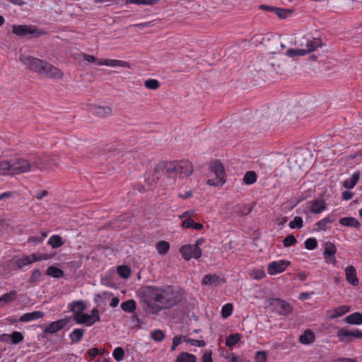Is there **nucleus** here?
Instances as JSON below:
<instances>
[{
    "mask_svg": "<svg viewBox=\"0 0 362 362\" xmlns=\"http://www.w3.org/2000/svg\"><path fill=\"white\" fill-rule=\"evenodd\" d=\"M183 298V293L171 286H148L144 293L143 301L148 313L157 314L162 310L170 309L177 305Z\"/></svg>",
    "mask_w": 362,
    "mask_h": 362,
    "instance_id": "nucleus-1",
    "label": "nucleus"
},
{
    "mask_svg": "<svg viewBox=\"0 0 362 362\" xmlns=\"http://www.w3.org/2000/svg\"><path fill=\"white\" fill-rule=\"evenodd\" d=\"M194 171L192 163L189 160L160 161L155 166L156 174L163 173L168 177L173 178L177 175L183 177L190 176Z\"/></svg>",
    "mask_w": 362,
    "mask_h": 362,
    "instance_id": "nucleus-2",
    "label": "nucleus"
},
{
    "mask_svg": "<svg viewBox=\"0 0 362 362\" xmlns=\"http://www.w3.org/2000/svg\"><path fill=\"white\" fill-rule=\"evenodd\" d=\"M8 160L10 175H18L35 170L34 153L27 154L24 157H16Z\"/></svg>",
    "mask_w": 362,
    "mask_h": 362,
    "instance_id": "nucleus-3",
    "label": "nucleus"
},
{
    "mask_svg": "<svg viewBox=\"0 0 362 362\" xmlns=\"http://www.w3.org/2000/svg\"><path fill=\"white\" fill-rule=\"evenodd\" d=\"M35 169L43 172L52 170L60 164V158L58 155H48L45 153H34Z\"/></svg>",
    "mask_w": 362,
    "mask_h": 362,
    "instance_id": "nucleus-4",
    "label": "nucleus"
},
{
    "mask_svg": "<svg viewBox=\"0 0 362 362\" xmlns=\"http://www.w3.org/2000/svg\"><path fill=\"white\" fill-rule=\"evenodd\" d=\"M12 33L20 37L28 39L38 38L47 34L46 31L31 25H13Z\"/></svg>",
    "mask_w": 362,
    "mask_h": 362,
    "instance_id": "nucleus-5",
    "label": "nucleus"
},
{
    "mask_svg": "<svg viewBox=\"0 0 362 362\" xmlns=\"http://www.w3.org/2000/svg\"><path fill=\"white\" fill-rule=\"evenodd\" d=\"M209 170L215 175V178L209 179L206 183L211 186H222L226 182V172L223 164L215 160L209 164Z\"/></svg>",
    "mask_w": 362,
    "mask_h": 362,
    "instance_id": "nucleus-6",
    "label": "nucleus"
},
{
    "mask_svg": "<svg viewBox=\"0 0 362 362\" xmlns=\"http://www.w3.org/2000/svg\"><path fill=\"white\" fill-rule=\"evenodd\" d=\"M40 75L53 79H62L64 76L62 70L47 61H45Z\"/></svg>",
    "mask_w": 362,
    "mask_h": 362,
    "instance_id": "nucleus-7",
    "label": "nucleus"
},
{
    "mask_svg": "<svg viewBox=\"0 0 362 362\" xmlns=\"http://www.w3.org/2000/svg\"><path fill=\"white\" fill-rule=\"evenodd\" d=\"M19 61L25 65L28 68H29L31 71H35L38 74H40L45 62V60L26 55H21L19 57Z\"/></svg>",
    "mask_w": 362,
    "mask_h": 362,
    "instance_id": "nucleus-8",
    "label": "nucleus"
},
{
    "mask_svg": "<svg viewBox=\"0 0 362 362\" xmlns=\"http://www.w3.org/2000/svg\"><path fill=\"white\" fill-rule=\"evenodd\" d=\"M51 257H52L51 255H49L47 254H43V255H38L37 254H32L31 255H27V256L23 257L22 258L18 259L16 261L15 264L17 266V267L19 269H21L23 267H24L25 266L28 265L33 262L41 261L43 259H49Z\"/></svg>",
    "mask_w": 362,
    "mask_h": 362,
    "instance_id": "nucleus-9",
    "label": "nucleus"
},
{
    "mask_svg": "<svg viewBox=\"0 0 362 362\" xmlns=\"http://www.w3.org/2000/svg\"><path fill=\"white\" fill-rule=\"evenodd\" d=\"M180 252L185 260L192 258L199 259L202 256V250L195 249L192 245H185L180 248Z\"/></svg>",
    "mask_w": 362,
    "mask_h": 362,
    "instance_id": "nucleus-10",
    "label": "nucleus"
},
{
    "mask_svg": "<svg viewBox=\"0 0 362 362\" xmlns=\"http://www.w3.org/2000/svg\"><path fill=\"white\" fill-rule=\"evenodd\" d=\"M289 264V261L283 259L272 262L267 267L268 273L270 275H275L278 273H281L285 271Z\"/></svg>",
    "mask_w": 362,
    "mask_h": 362,
    "instance_id": "nucleus-11",
    "label": "nucleus"
},
{
    "mask_svg": "<svg viewBox=\"0 0 362 362\" xmlns=\"http://www.w3.org/2000/svg\"><path fill=\"white\" fill-rule=\"evenodd\" d=\"M225 283V280L215 274H206L202 281V284L209 286H218Z\"/></svg>",
    "mask_w": 362,
    "mask_h": 362,
    "instance_id": "nucleus-12",
    "label": "nucleus"
},
{
    "mask_svg": "<svg viewBox=\"0 0 362 362\" xmlns=\"http://www.w3.org/2000/svg\"><path fill=\"white\" fill-rule=\"evenodd\" d=\"M305 45L303 42L300 44L301 47H304L302 48L305 52V54L313 52L317 47H320L322 45V42L320 38H313L312 40L310 39H304Z\"/></svg>",
    "mask_w": 362,
    "mask_h": 362,
    "instance_id": "nucleus-13",
    "label": "nucleus"
},
{
    "mask_svg": "<svg viewBox=\"0 0 362 362\" xmlns=\"http://www.w3.org/2000/svg\"><path fill=\"white\" fill-rule=\"evenodd\" d=\"M337 252L336 246L331 242H327L325 244V250L323 255L327 262H330L332 264L336 263L334 255Z\"/></svg>",
    "mask_w": 362,
    "mask_h": 362,
    "instance_id": "nucleus-14",
    "label": "nucleus"
},
{
    "mask_svg": "<svg viewBox=\"0 0 362 362\" xmlns=\"http://www.w3.org/2000/svg\"><path fill=\"white\" fill-rule=\"evenodd\" d=\"M306 156L307 153L300 151L295 153L293 156L292 159L300 169H305L310 165V162L306 159Z\"/></svg>",
    "mask_w": 362,
    "mask_h": 362,
    "instance_id": "nucleus-15",
    "label": "nucleus"
},
{
    "mask_svg": "<svg viewBox=\"0 0 362 362\" xmlns=\"http://www.w3.org/2000/svg\"><path fill=\"white\" fill-rule=\"evenodd\" d=\"M76 324H86L87 326H91L94 324L93 317L90 315L83 313V311L78 310L73 317Z\"/></svg>",
    "mask_w": 362,
    "mask_h": 362,
    "instance_id": "nucleus-16",
    "label": "nucleus"
},
{
    "mask_svg": "<svg viewBox=\"0 0 362 362\" xmlns=\"http://www.w3.org/2000/svg\"><path fill=\"white\" fill-rule=\"evenodd\" d=\"M71 320V317H66L57 321L52 322L45 329L47 333H55L57 331L63 329L67 323Z\"/></svg>",
    "mask_w": 362,
    "mask_h": 362,
    "instance_id": "nucleus-17",
    "label": "nucleus"
},
{
    "mask_svg": "<svg viewBox=\"0 0 362 362\" xmlns=\"http://www.w3.org/2000/svg\"><path fill=\"white\" fill-rule=\"evenodd\" d=\"M337 336L339 337L341 341H344L346 337H354L358 339L362 338V332L358 329L349 331L348 329L342 327L338 330Z\"/></svg>",
    "mask_w": 362,
    "mask_h": 362,
    "instance_id": "nucleus-18",
    "label": "nucleus"
},
{
    "mask_svg": "<svg viewBox=\"0 0 362 362\" xmlns=\"http://www.w3.org/2000/svg\"><path fill=\"white\" fill-rule=\"evenodd\" d=\"M310 211L313 214H320L326 209V203L322 199H316L310 202Z\"/></svg>",
    "mask_w": 362,
    "mask_h": 362,
    "instance_id": "nucleus-19",
    "label": "nucleus"
},
{
    "mask_svg": "<svg viewBox=\"0 0 362 362\" xmlns=\"http://www.w3.org/2000/svg\"><path fill=\"white\" fill-rule=\"evenodd\" d=\"M346 279L353 286L358 284V279L356 276V271L354 266H348L345 269Z\"/></svg>",
    "mask_w": 362,
    "mask_h": 362,
    "instance_id": "nucleus-20",
    "label": "nucleus"
},
{
    "mask_svg": "<svg viewBox=\"0 0 362 362\" xmlns=\"http://www.w3.org/2000/svg\"><path fill=\"white\" fill-rule=\"evenodd\" d=\"M98 64L103 66H122L127 68H130L131 66L129 62L117 59H103L100 60V62H98Z\"/></svg>",
    "mask_w": 362,
    "mask_h": 362,
    "instance_id": "nucleus-21",
    "label": "nucleus"
},
{
    "mask_svg": "<svg viewBox=\"0 0 362 362\" xmlns=\"http://www.w3.org/2000/svg\"><path fill=\"white\" fill-rule=\"evenodd\" d=\"M0 339L2 341H7L8 339H11L13 344H17L23 340V335L21 332L15 331L11 334H1L0 336Z\"/></svg>",
    "mask_w": 362,
    "mask_h": 362,
    "instance_id": "nucleus-22",
    "label": "nucleus"
},
{
    "mask_svg": "<svg viewBox=\"0 0 362 362\" xmlns=\"http://www.w3.org/2000/svg\"><path fill=\"white\" fill-rule=\"evenodd\" d=\"M315 336L314 332L309 329L304 331L303 334L299 337V341L303 344H309L314 342Z\"/></svg>",
    "mask_w": 362,
    "mask_h": 362,
    "instance_id": "nucleus-23",
    "label": "nucleus"
},
{
    "mask_svg": "<svg viewBox=\"0 0 362 362\" xmlns=\"http://www.w3.org/2000/svg\"><path fill=\"white\" fill-rule=\"evenodd\" d=\"M93 112L100 117H107L112 114V108L110 106L95 105L93 108Z\"/></svg>",
    "mask_w": 362,
    "mask_h": 362,
    "instance_id": "nucleus-24",
    "label": "nucleus"
},
{
    "mask_svg": "<svg viewBox=\"0 0 362 362\" xmlns=\"http://www.w3.org/2000/svg\"><path fill=\"white\" fill-rule=\"evenodd\" d=\"M275 301L278 303L279 310V313L283 315H286L292 312V308L288 303L279 298L275 299Z\"/></svg>",
    "mask_w": 362,
    "mask_h": 362,
    "instance_id": "nucleus-25",
    "label": "nucleus"
},
{
    "mask_svg": "<svg viewBox=\"0 0 362 362\" xmlns=\"http://www.w3.org/2000/svg\"><path fill=\"white\" fill-rule=\"evenodd\" d=\"M45 316V313L41 312V311H35V312H33V313H25L23 314L21 317H20V321L21 322H29V321H32V320H37V319H40V318H42Z\"/></svg>",
    "mask_w": 362,
    "mask_h": 362,
    "instance_id": "nucleus-26",
    "label": "nucleus"
},
{
    "mask_svg": "<svg viewBox=\"0 0 362 362\" xmlns=\"http://www.w3.org/2000/svg\"><path fill=\"white\" fill-rule=\"evenodd\" d=\"M339 222L342 226L356 228H359L361 226L359 221L354 217H344L340 218Z\"/></svg>",
    "mask_w": 362,
    "mask_h": 362,
    "instance_id": "nucleus-27",
    "label": "nucleus"
},
{
    "mask_svg": "<svg viewBox=\"0 0 362 362\" xmlns=\"http://www.w3.org/2000/svg\"><path fill=\"white\" fill-rule=\"evenodd\" d=\"M346 322L351 325H361L362 324V314L359 313H352L345 318Z\"/></svg>",
    "mask_w": 362,
    "mask_h": 362,
    "instance_id": "nucleus-28",
    "label": "nucleus"
},
{
    "mask_svg": "<svg viewBox=\"0 0 362 362\" xmlns=\"http://www.w3.org/2000/svg\"><path fill=\"white\" fill-rule=\"evenodd\" d=\"M360 177V173H355L350 178L344 182L343 186L346 189H352L358 182Z\"/></svg>",
    "mask_w": 362,
    "mask_h": 362,
    "instance_id": "nucleus-29",
    "label": "nucleus"
},
{
    "mask_svg": "<svg viewBox=\"0 0 362 362\" xmlns=\"http://www.w3.org/2000/svg\"><path fill=\"white\" fill-rule=\"evenodd\" d=\"M197 358L194 355L182 352L177 356L175 362H196Z\"/></svg>",
    "mask_w": 362,
    "mask_h": 362,
    "instance_id": "nucleus-30",
    "label": "nucleus"
},
{
    "mask_svg": "<svg viewBox=\"0 0 362 362\" xmlns=\"http://www.w3.org/2000/svg\"><path fill=\"white\" fill-rule=\"evenodd\" d=\"M156 250L160 255H164L170 249V243L165 240H160L156 243Z\"/></svg>",
    "mask_w": 362,
    "mask_h": 362,
    "instance_id": "nucleus-31",
    "label": "nucleus"
},
{
    "mask_svg": "<svg viewBox=\"0 0 362 362\" xmlns=\"http://www.w3.org/2000/svg\"><path fill=\"white\" fill-rule=\"evenodd\" d=\"M47 243L51 245L52 248H58L62 246L64 243L62 237L58 235H53L49 238Z\"/></svg>",
    "mask_w": 362,
    "mask_h": 362,
    "instance_id": "nucleus-32",
    "label": "nucleus"
},
{
    "mask_svg": "<svg viewBox=\"0 0 362 362\" xmlns=\"http://www.w3.org/2000/svg\"><path fill=\"white\" fill-rule=\"evenodd\" d=\"M18 293L16 291H11L9 293H6L0 297L1 303L6 304L14 301L17 298Z\"/></svg>",
    "mask_w": 362,
    "mask_h": 362,
    "instance_id": "nucleus-33",
    "label": "nucleus"
},
{
    "mask_svg": "<svg viewBox=\"0 0 362 362\" xmlns=\"http://www.w3.org/2000/svg\"><path fill=\"white\" fill-rule=\"evenodd\" d=\"M46 274L59 279L64 276V272L56 267L50 266L47 268Z\"/></svg>",
    "mask_w": 362,
    "mask_h": 362,
    "instance_id": "nucleus-34",
    "label": "nucleus"
},
{
    "mask_svg": "<svg viewBox=\"0 0 362 362\" xmlns=\"http://www.w3.org/2000/svg\"><path fill=\"white\" fill-rule=\"evenodd\" d=\"M241 339V334L238 333L228 335L226 339V345L228 347H232L236 344Z\"/></svg>",
    "mask_w": 362,
    "mask_h": 362,
    "instance_id": "nucleus-35",
    "label": "nucleus"
},
{
    "mask_svg": "<svg viewBox=\"0 0 362 362\" xmlns=\"http://www.w3.org/2000/svg\"><path fill=\"white\" fill-rule=\"evenodd\" d=\"M257 175L255 171H247L243 177V182L245 185H252L257 181Z\"/></svg>",
    "mask_w": 362,
    "mask_h": 362,
    "instance_id": "nucleus-36",
    "label": "nucleus"
},
{
    "mask_svg": "<svg viewBox=\"0 0 362 362\" xmlns=\"http://www.w3.org/2000/svg\"><path fill=\"white\" fill-rule=\"evenodd\" d=\"M69 307L70 308V311L73 312L75 315L78 310H80V312L83 311L86 308V305L82 301L77 300L70 303Z\"/></svg>",
    "mask_w": 362,
    "mask_h": 362,
    "instance_id": "nucleus-37",
    "label": "nucleus"
},
{
    "mask_svg": "<svg viewBox=\"0 0 362 362\" xmlns=\"http://www.w3.org/2000/svg\"><path fill=\"white\" fill-rule=\"evenodd\" d=\"M136 305L135 300L132 299L123 302L121 305V308L125 312L132 313L136 310Z\"/></svg>",
    "mask_w": 362,
    "mask_h": 362,
    "instance_id": "nucleus-38",
    "label": "nucleus"
},
{
    "mask_svg": "<svg viewBox=\"0 0 362 362\" xmlns=\"http://www.w3.org/2000/svg\"><path fill=\"white\" fill-rule=\"evenodd\" d=\"M84 332L83 329H74L69 335L70 339L73 342H78L83 338Z\"/></svg>",
    "mask_w": 362,
    "mask_h": 362,
    "instance_id": "nucleus-39",
    "label": "nucleus"
},
{
    "mask_svg": "<svg viewBox=\"0 0 362 362\" xmlns=\"http://www.w3.org/2000/svg\"><path fill=\"white\" fill-rule=\"evenodd\" d=\"M349 311V307L346 305L339 306L333 310V314L331 315V318H335L342 316L345 313Z\"/></svg>",
    "mask_w": 362,
    "mask_h": 362,
    "instance_id": "nucleus-40",
    "label": "nucleus"
},
{
    "mask_svg": "<svg viewBox=\"0 0 362 362\" xmlns=\"http://www.w3.org/2000/svg\"><path fill=\"white\" fill-rule=\"evenodd\" d=\"M117 274L119 276L127 279L131 274V269L128 266L121 265L117 267Z\"/></svg>",
    "mask_w": 362,
    "mask_h": 362,
    "instance_id": "nucleus-41",
    "label": "nucleus"
},
{
    "mask_svg": "<svg viewBox=\"0 0 362 362\" xmlns=\"http://www.w3.org/2000/svg\"><path fill=\"white\" fill-rule=\"evenodd\" d=\"M0 175H10L8 160L0 159Z\"/></svg>",
    "mask_w": 362,
    "mask_h": 362,
    "instance_id": "nucleus-42",
    "label": "nucleus"
},
{
    "mask_svg": "<svg viewBox=\"0 0 362 362\" xmlns=\"http://www.w3.org/2000/svg\"><path fill=\"white\" fill-rule=\"evenodd\" d=\"M144 86L148 89L156 90L159 88L160 83L156 79H148L144 82Z\"/></svg>",
    "mask_w": 362,
    "mask_h": 362,
    "instance_id": "nucleus-43",
    "label": "nucleus"
},
{
    "mask_svg": "<svg viewBox=\"0 0 362 362\" xmlns=\"http://www.w3.org/2000/svg\"><path fill=\"white\" fill-rule=\"evenodd\" d=\"M266 276V274L262 269H253L250 273V276L253 279H262Z\"/></svg>",
    "mask_w": 362,
    "mask_h": 362,
    "instance_id": "nucleus-44",
    "label": "nucleus"
},
{
    "mask_svg": "<svg viewBox=\"0 0 362 362\" xmlns=\"http://www.w3.org/2000/svg\"><path fill=\"white\" fill-rule=\"evenodd\" d=\"M303 226V218L300 216H296L293 221L289 223V227L293 228H301Z\"/></svg>",
    "mask_w": 362,
    "mask_h": 362,
    "instance_id": "nucleus-45",
    "label": "nucleus"
},
{
    "mask_svg": "<svg viewBox=\"0 0 362 362\" xmlns=\"http://www.w3.org/2000/svg\"><path fill=\"white\" fill-rule=\"evenodd\" d=\"M42 274L40 269H35L33 271L30 279H28V283L33 284L40 280Z\"/></svg>",
    "mask_w": 362,
    "mask_h": 362,
    "instance_id": "nucleus-46",
    "label": "nucleus"
},
{
    "mask_svg": "<svg viewBox=\"0 0 362 362\" xmlns=\"http://www.w3.org/2000/svg\"><path fill=\"white\" fill-rule=\"evenodd\" d=\"M233 312V305L230 303H227L224 305L221 310V315L223 318H227L229 317Z\"/></svg>",
    "mask_w": 362,
    "mask_h": 362,
    "instance_id": "nucleus-47",
    "label": "nucleus"
},
{
    "mask_svg": "<svg viewBox=\"0 0 362 362\" xmlns=\"http://www.w3.org/2000/svg\"><path fill=\"white\" fill-rule=\"evenodd\" d=\"M160 174L161 173L156 174V172L154 171L152 177H147L145 179V182L147 183L149 187L154 186L158 182V181L160 179Z\"/></svg>",
    "mask_w": 362,
    "mask_h": 362,
    "instance_id": "nucleus-48",
    "label": "nucleus"
},
{
    "mask_svg": "<svg viewBox=\"0 0 362 362\" xmlns=\"http://www.w3.org/2000/svg\"><path fill=\"white\" fill-rule=\"evenodd\" d=\"M151 338L156 341H161L165 338L164 332L160 329H156L151 332Z\"/></svg>",
    "mask_w": 362,
    "mask_h": 362,
    "instance_id": "nucleus-49",
    "label": "nucleus"
},
{
    "mask_svg": "<svg viewBox=\"0 0 362 362\" xmlns=\"http://www.w3.org/2000/svg\"><path fill=\"white\" fill-rule=\"evenodd\" d=\"M286 54L290 57L295 56H303L305 55V52L303 49H288L286 51Z\"/></svg>",
    "mask_w": 362,
    "mask_h": 362,
    "instance_id": "nucleus-50",
    "label": "nucleus"
},
{
    "mask_svg": "<svg viewBox=\"0 0 362 362\" xmlns=\"http://www.w3.org/2000/svg\"><path fill=\"white\" fill-rule=\"evenodd\" d=\"M113 357L117 361H120L124 356V351L122 347H117L113 351Z\"/></svg>",
    "mask_w": 362,
    "mask_h": 362,
    "instance_id": "nucleus-51",
    "label": "nucleus"
},
{
    "mask_svg": "<svg viewBox=\"0 0 362 362\" xmlns=\"http://www.w3.org/2000/svg\"><path fill=\"white\" fill-rule=\"evenodd\" d=\"M297 242L296 238L293 235L286 236L283 240V245L284 247H288L295 245Z\"/></svg>",
    "mask_w": 362,
    "mask_h": 362,
    "instance_id": "nucleus-52",
    "label": "nucleus"
},
{
    "mask_svg": "<svg viewBox=\"0 0 362 362\" xmlns=\"http://www.w3.org/2000/svg\"><path fill=\"white\" fill-rule=\"evenodd\" d=\"M255 358L256 362H266L267 360V352L266 351H259L256 352Z\"/></svg>",
    "mask_w": 362,
    "mask_h": 362,
    "instance_id": "nucleus-53",
    "label": "nucleus"
},
{
    "mask_svg": "<svg viewBox=\"0 0 362 362\" xmlns=\"http://www.w3.org/2000/svg\"><path fill=\"white\" fill-rule=\"evenodd\" d=\"M317 246V242L313 238H308L305 242V247L307 250H314Z\"/></svg>",
    "mask_w": 362,
    "mask_h": 362,
    "instance_id": "nucleus-54",
    "label": "nucleus"
},
{
    "mask_svg": "<svg viewBox=\"0 0 362 362\" xmlns=\"http://www.w3.org/2000/svg\"><path fill=\"white\" fill-rule=\"evenodd\" d=\"M274 11L276 14L281 18H286L288 14L291 13L290 10L280 8H275Z\"/></svg>",
    "mask_w": 362,
    "mask_h": 362,
    "instance_id": "nucleus-55",
    "label": "nucleus"
},
{
    "mask_svg": "<svg viewBox=\"0 0 362 362\" xmlns=\"http://www.w3.org/2000/svg\"><path fill=\"white\" fill-rule=\"evenodd\" d=\"M186 342L196 346H205V341L204 340L192 339L186 337Z\"/></svg>",
    "mask_w": 362,
    "mask_h": 362,
    "instance_id": "nucleus-56",
    "label": "nucleus"
},
{
    "mask_svg": "<svg viewBox=\"0 0 362 362\" xmlns=\"http://www.w3.org/2000/svg\"><path fill=\"white\" fill-rule=\"evenodd\" d=\"M158 1V0H135L134 4L139 5H153Z\"/></svg>",
    "mask_w": 362,
    "mask_h": 362,
    "instance_id": "nucleus-57",
    "label": "nucleus"
},
{
    "mask_svg": "<svg viewBox=\"0 0 362 362\" xmlns=\"http://www.w3.org/2000/svg\"><path fill=\"white\" fill-rule=\"evenodd\" d=\"M252 209L247 205L240 206V210L238 212L240 216H246L250 213Z\"/></svg>",
    "mask_w": 362,
    "mask_h": 362,
    "instance_id": "nucleus-58",
    "label": "nucleus"
},
{
    "mask_svg": "<svg viewBox=\"0 0 362 362\" xmlns=\"http://www.w3.org/2000/svg\"><path fill=\"white\" fill-rule=\"evenodd\" d=\"M182 341H186V337L177 335L173 338V343L174 344V346H178L182 343Z\"/></svg>",
    "mask_w": 362,
    "mask_h": 362,
    "instance_id": "nucleus-59",
    "label": "nucleus"
},
{
    "mask_svg": "<svg viewBox=\"0 0 362 362\" xmlns=\"http://www.w3.org/2000/svg\"><path fill=\"white\" fill-rule=\"evenodd\" d=\"M211 351H208L204 353L202 362H212Z\"/></svg>",
    "mask_w": 362,
    "mask_h": 362,
    "instance_id": "nucleus-60",
    "label": "nucleus"
},
{
    "mask_svg": "<svg viewBox=\"0 0 362 362\" xmlns=\"http://www.w3.org/2000/svg\"><path fill=\"white\" fill-rule=\"evenodd\" d=\"M91 317H93V320H94V324L96 322H99L100 320V315H99V311L97 308H93L91 311Z\"/></svg>",
    "mask_w": 362,
    "mask_h": 362,
    "instance_id": "nucleus-61",
    "label": "nucleus"
},
{
    "mask_svg": "<svg viewBox=\"0 0 362 362\" xmlns=\"http://www.w3.org/2000/svg\"><path fill=\"white\" fill-rule=\"evenodd\" d=\"M83 57L84 60H86L88 62H90V63H97L98 64V62H100L96 57H95L93 55L86 54H83Z\"/></svg>",
    "mask_w": 362,
    "mask_h": 362,
    "instance_id": "nucleus-62",
    "label": "nucleus"
},
{
    "mask_svg": "<svg viewBox=\"0 0 362 362\" xmlns=\"http://www.w3.org/2000/svg\"><path fill=\"white\" fill-rule=\"evenodd\" d=\"M193 222V219H192L191 218H187L185 220L183 221L182 226L186 228H192Z\"/></svg>",
    "mask_w": 362,
    "mask_h": 362,
    "instance_id": "nucleus-63",
    "label": "nucleus"
},
{
    "mask_svg": "<svg viewBox=\"0 0 362 362\" xmlns=\"http://www.w3.org/2000/svg\"><path fill=\"white\" fill-rule=\"evenodd\" d=\"M14 195L13 192H6L0 194V201L12 198Z\"/></svg>",
    "mask_w": 362,
    "mask_h": 362,
    "instance_id": "nucleus-64",
    "label": "nucleus"
}]
</instances>
